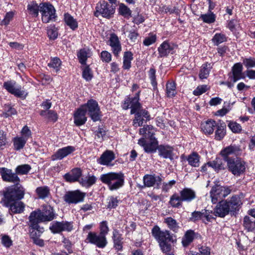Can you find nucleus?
I'll return each instance as SVG.
<instances>
[{
  "instance_id": "79ce46f5",
  "label": "nucleus",
  "mask_w": 255,
  "mask_h": 255,
  "mask_svg": "<svg viewBox=\"0 0 255 255\" xmlns=\"http://www.w3.org/2000/svg\"><path fill=\"white\" fill-rule=\"evenodd\" d=\"M131 28V26L129 24H127L123 27V30L125 34L129 32L128 37L131 41L134 42L137 39L138 33L135 32L134 30L132 31L130 29Z\"/></svg>"
},
{
  "instance_id": "69168bd1",
  "label": "nucleus",
  "mask_w": 255,
  "mask_h": 255,
  "mask_svg": "<svg viewBox=\"0 0 255 255\" xmlns=\"http://www.w3.org/2000/svg\"><path fill=\"white\" fill-rule=\"evenodd\" d=\"M101 58L103 62L109 63L112 60V55L108 51H103L101 53Z\"/></svg>"
},
{
  "instance_id": "680f3d73",
  "label": "nucleus",
  "mask_w": 255,
  "mask_h": 255,
  "mask_svg": "<svg viewBox=\"0 0 255 255\" xmlns=\"http://www.w3.org/2000/svg\"><path fill=\"white\" fill-rule=\"evenodd\" d=\"M100 233L101 235L106 237L107 235L108 234L109 229L108 226V224L106 221H103L101 223L100 226Z\"/></svg>"
},
{
  "instance_id": "5fc2aeb1",
  "label": "nucleus",
  "mask_w": 255,
  "mask_h": 255,
  "mask_svg": "<svg viewBox=\"0 0 255 255\" xmlns=\"http://www.w3.org/2000/svg\"><path fill=\"white\" fill-rule=\"evenodd\" d=\"M31 169L30 166L28 164H23L18 166L15 170L16 174H27L30 169Z\"/></svg>"
},
{
  "instance_id": "8fccbe9b",
  "label": "nucleus",
  "mask_w": 255,
  "mask_h": 255,
  "mask_svg": "<svg viewBox=\"0 0 255 255\" xmlns=\"http://www.w3.org/2000/svg\"><path fill=\"white\" fill-rule=\"evenodd\" d=\"M61 65V61L60 59L57 57L52 58L50 62L48 64V66L50 68H53L56 72L59 70Z\"/></svg>"
},
{
  "instance_id": "473e14b6",
  "label": "nucleus",
  "mask_w": 255,
  "mask_h": 255,
  "mask_svg": "<svg viewBox=\"0 0 255 255\" xmlns=\"http://www.w3.org/2000/svg\"><path fill=\"white\" fill-rule=\"evenodd\" d=\"M92 53L88 48H83L80 50L77 54L79 62L82 64H86L87 58L91 56Z\"/></svg>"
},
{
  "instance_id": "338daca9",
  "label": "nucleus",
  "mask_w": 255,
  "mask_h": 255,
  "mask_svg": "<svg viewBox=\"0 0 255 255\" xmlns=\"http://www.w3.org/2000/svg\"><path fill=\"white\" fill-rule=\"evenodd\" d=\"M47 34L51 39H55L58 36L57 30L55 27H50L47 29Z\"/></svg>"
},
{
  "instance_id": "c03bdc74",
  "label": "nucleus",
  "mask_w": 255,
  "mask_h": 255,
  "mask_svg": "<svg viewBox=\"0 0 255 255\" xmlns=\"http://www.w3.org/2000/svg\"><path fill=\"white\" fill-rule=\"evenodd\" d=\"M187 161L191 166L198 167L200 164V156L197 153L193 152L188 156Z\"/></svg>"
},
{
  "instance_id": "a18cd8bd",
  "label": "nucleus",
  "mask_w": 255,
  "mask_h": 255,
  "mask_svg": "<svg viewBox=\"0 0 255 255\" xmlns=\"http://www.w3.org/2000/svg\"><path fill=\"white\" fill-rule=\"evenodd\" d=\"M217 130L215 132V138L217 140L222 139L226 134V126L225 124H221L220 125H217Z\"/></svg>"
},
{
  "instance_id": "e2e57ef3",
  "label": "nucleus",
  "mask_w": 255,
  "mask_h": 255,
  "mask_svg": "<svg viewBox=\"0 0 255 255\" xmlns=\"http://www.w3.org/2000/svg\"><path fill=\"white\" fill-rule=\"evenodd\" d=\"M228 127L234 132H239L242 130V127L241 125L236 122H230L228 124Z\"/></svg>"
},
{
  "instance_id": "f704fd0d",
  "label": "nucleus",
  "mask_w": 255,
  "mask_h": 255,
  "mask_svg": "<svg viewBox=\"0 0 255 255\" xmlns=\"http://www.w3.org/2000/svg\"><path fill=\"white\" fill-rule=\"evenodd\" d=\"M195 233L192 230H188L187 231L184 236L183 237L182 239V244L184 247L188 246L190 244H191L194 238H195Z\"/></svg>"
},
{
  "instance_id": "a211bd4d",
  "label": "nucleus",
  "mask_w": 255,
  "mask_h": 255,
  "mask_svg": "<svg viewBox=\"0 0 255 255\" xmlns=\"http://www.w3.org/2000/svg\"><path fill=\"white\" fill-rule=\"evenodd\" d=\"M53 233H59L62 231L70 232L73 229L72 224L68 222H56L50 227Z\"/></svg>"
},
{
  "instance_id": "ea45409f",
  "label": "nucleus",
  "mask_w": 255,
  "mask_h": 255,
  "mask_svg": "<svg viewBox=\"0 0 255 255\" xmlns=\"http://www.w3.org/2000/svg\"><path fill=\"white\" fill-rule=\"evenodd\" d=\"M244 226L249 232H255V220L249 216H245L244 219Z\"/></svg>"
},
{
  "instance_id": "9d476101",
  "label": "nucleus",
  "mask_w": 255,
  "mask_h": 255,
  "mask_svg": "<svg viewBox=\"0 0 255 255\" xmlns=\"http://www.w3.org/2000/svg\"><path fill=\"white\" fill-rule=\"evenodd\" d=\"M227 165L229 170L235 175H240L246 169L245 161L237 157L228 160Z\"/></svg>"
},
{
  "instance_id": "f257e3e1",
  "label": "nucleus",
  "mask_w": 255,
  "mask_h": 255,
  "mask_svg": "<svg viewBox=\"0 0 255 255\" xmlns=\"http://www.w3.org/2000/svg\"><path fill=\"white\" fill-rule=\"evenodd\" d=\"M138 101L139 92L136 93V96L131 100L128 99L125 101L124 106L125 109H127L130 106V114H134L132 125L135 128L142 126L144 122L146 123L150 119L149 113L146 110L141 109V106Z\"/></svg>"
},
{
  "instance_id": "5701e85b",
  "label": "nucleus",
  "mask_w": 255,
  "mask_h": 255,
  "mask_svg": "<svg viewBox=\"0 0 255 255\" xmlns=\"http://www.w3.org/2000/svg\"><path fill=\"white\" fill-rule=\"evenodd\" d=\"M109 41L114 55L116 57L119 56L122 51V46L118 37L115 34L112 33L110 35Z\"/></svg>"
},
{
  "instance_id": "c9c22d12",
  "label": "nucleus",
  "mask_w": 255,
  "mask_h": 255,
  "mask_svg": "<svg viewBox=\"0 0 255 255\" xmlns=\"http://www.w3.org/2000/svg\"><path fill=\"white\" fill-rule=\"evenodd\" d=\"M164 223L166 224L169 229L174 232H177L179 226L176 220L170 217H166L164 219Z\"/></svg>"
},
{
  "instance_id": "6ab92c4d",
  "label": "nucleus",
  "mask_w": 255,
  "mask_h": 255,
  "mask_svg": "<svg viewBox=\"0 0 255 255\" xmlns=\"http://www.w3.org/2000/svg\"><path fill=\"white\" fill-rule=\"evenodd\" d=\"M243 67L241 63H237L234 65L232 68V74L229 76L231 80L233 83L242 79H244L245 76L243 73Z\"/></svg>"
},
{
  "instance_id": "09e8293b",
  "label": "nucleus",
  "mask_w": 255,
  "mask_h": 255,
  "mask_svg": "<svg viewBox=\"0 0 255 255\" xmlns=\"http://www.w3.org/2000/svg\"><path fill=\"white\" fill-rule=\"evenodd\" d=\"M199 19L203 21V22L207 23H213L215 21V16L213 13H208L201 14L199 17Z\"/></svg>"
},
{
  "instance_id": "052dcab7",
  "label": "nucleus",
  "mask_w": 255,
  "mask_h": 255,
  "mask_svg": "<svg viewBox=\"0 0 255 255\" xmlns=\"http://www.w3.org/2000/svg\"><path fill=\"white\" fill-rule=\"evenodd\" d=\"M1 244L6 248L10 247L12 244V241L10 238L6 235H1Z\"/></svg>"
},
{
  "instance_id": "b1692460",
  "label": "nucleus",
  "mask_w": 255,
  "mask_h": 255,
  "mask_svg": "<svg viewBox=\"0 0 255 255\" xmlns=\"http://www.w3.org/2000/svg\"><path fill=\"white\" fill-rule=\"evenodd\" d=\"M86 111L84 107H81L75 113L74 116V123L76 125L80 126L84 125L86 121Z\"/></svg>"
},
{
  "instance_id": "f8f14e48",
  "label": "nucleus",
  "mask_w": 255,
  "mask_h": 255,
  "mask_svg": "<svg viewBox=\"0 0 255 255\" xmlns=\"http://www.w3.org/2000/svg\"><path fill=\"white\" fill-rule=\"evenodd\" d=\"M3 87L9 93L17 97L25 98L27 95V93L22 90L21 86L17 85L14 81L10 80L4 82Z\"/></svg>"
},
{
  "instance_id": "412c9836",
  "label": "nucleus",
  "mask_w": 255,
  "mask_h": 255,
  "mask_svg": "<svg viewBox=\"0 0 255 255\" xmlns=\"http://www.w3.org/2000/svg\"><path fill=\"white\" fill-rule=\"evenodd\" d=\"M115 159V155L114 153L111 150H107L103 152L97 161L98 163L101 165L111 166H113L112 162Z\"/></svg>"
},
{
  "instance_id": "dca6fc26",
  "label": "nucleus",
  "mask_w": 255,
  "mask_h": 255,
  "mask_svg": "<svg viewBox=\"0 0 255 255\" xmlns=\"http://www.w3.org/2000/svg\"><path fill=\"white\" fill-rule=\"evenodd\" d=\"M0 175L4 181L16 183L19 181V178L16 173L12 172L11 169L5 167H0Z\"/></svg>"
},
{
  "instance_id": "c756f323",
  "label": "nucleus",
  "mask_w": 255,
  "mask_h": 255,
  "mask_svg": "<svg viewBox=\"0 0 255 255\" xmlns=\"http://www.w3.org/2000/svg\"><path fill=\"white\" fill-rule=\"evenodd\" d=\"M173 45L167 41L163 42L158 47V51L160 57H164L172 52Z\"/></svg>"
},
{
  "instance_id": "6e6d98bb",
  "label": "nucleus",
  "mask_w": 255,
  "mask_h": 255,
  "mask_svg": "<svg viewBox=\"0 0 255 255\" xmlns=\"http://www.w3.org/2000/svg\"><path fill=\"white\" fill-rule=\"evenodd\" d=\"M107 201V207L109 209L115 208L119 203V200L118 199L117 197L114 196L110 197Z\"/></svg>"
},
{
  "instance_id": "7ed1b4c3",
  "label": "nucleus",
  "mask_w": 255,
  "mask_h": 255,
  "mask_svg": "<svg viewBox=\"0 0 255 255\" xmlns=\"http://www.w3.org/2000/svg\"><path fill=\"white\" fill-rule=\"evenodd\" d=\"M139 133L143 137L139 139L138 144L143 147L146 152L155 151L157 148L158 141L154 136L155 133L153 127L145 126L139 129Z\"/></svg>"
},
{
  "instance_id": "4d7b16f0",
  "label": "nucleus",
  "mask_w": 255,
  "mask_h": 255,
  "mask_svg": "<svg viewBox=\"0 0 255 255\" xmlns=\"http://www.w3.org/2000/svg\"><path fill=\"white\" fill-rule=\"evenodd\" d=\"M243 64L247 68H252L255 67V58L249 57L245 58L243 60Z\"/></svg>"
},
{
  "instance_id": "37998d69",
  "label": "nucleus",
  "mask_w": 255,
  "mask_h": 255,
  "mask_svg": "<svg viewBox=\"0 0 255 255\" xmlns=\"http://www.w3.org/2000/svg\"><path fill=\"white\" fill-rule=\"evenodd\" d=\"M36 192L40 199H45L50 194V189L47 186L39 187L36 188Z\"/></svg>"
},
{
  "instance_id": "39448f33",
  "label": "nucleus",
  "mask_w": 255,
  "mask_h": 255,
  "mask_svg": "<svg viewBox=\"0 0 255 255\" xmlns=\"http://www.w3.org/2000/svg\"><path fill=\"white\" fill-rule=\"evenodd\" d=\"M153 237L158 243L159 247L164 254L169 253L171 250L170 242L173 243V235L168 230L161 231L158 226L153 227L151 230Z\"/></svg>"
},
{
  "instance_id": "f03ea898",
  "label": "nucleus",
  "mask_w": 255,
  "mask_h": 255,
  "mask_svg": "<svg viewBox=\"0 0 255 255\" xmlns=\"http://www.w3.org/2000/svg\"><path fill=\"white\" fill-rule=\"evenodd\" d=\"M242 205L240 196L235 195L228 201L225 200L219 201L214 210V214L221 218H224L229 214L234 215L237 211H239Z\"/></svg>"
},
{
  "instance_id": "774afa93",
  "label": "nucleus",
  "mask_w": 255,
  "mask_h": 255,
  "mask_svg": "<svg viewBox=\"0 0 255 255\" xmlns=\"http://www.w3.org/2000/svg\"><path fill=\"white\" fill-rule=\"evenodd\" d=\"M198 255H211L210 249L206 246H202L199 248Z\"/></svg>"
},
{
  "instance_id": "4be33fe9",
  "label": "nucleus",
  "mask_w": 255,
  "mask_h": 255,
  "mask_svg": "<svg viewBox=\"0 0 255 255\" xmlns=\"http://www.w3.org/2000/svg\"><path fill=\"white\" fill-rule=\"evenodd\" d=\"M75 150V147L72 146H67L59 149L52 155L51 159L52 160H61L74 151Z\"/></svg>"
},
{
  "instance_id": "6e6552de",
  "label": "nucleus",
  "mask_w": 255,
  "mask_h": 255,
  "mask_svg": "<svg viewBox=\"0 0 255 255\" xmlns=\"http://www.w3.org/2000/svg\"><path fill=\"white\" fill-rule=\"evenodd\" d=\"M40 12L41 13L42 21L44 23H48L50 21L54 20L56 18L55 9L49 3H40Z\"/></svg>"
},
{
  "instance_id": "3c124183",
  "label": "nucleus",
  "mask_w": 255,
  "mask_h": 255,
  "mask_svg": "<svg viewBox=\"0 0 255 255\" xmlns=\"http://www.w3.org/2000/svg\"><path fill=\"white\" fill-rule=\"evenodd\" d=\"M119 10V13L125 17H129L131 16V10L124 3L120 4Z\"/></svg>"
},
{
  "instance_id": "a878e982",
  "label": "nucleus",
  "mask_w": 255,
  "mask_h": 255,
  "mask_svg": "<svg viewBox=\"0 0 255 255\" xmlns=\"http://www.w3.org/2000/svg\"><path fill=\"white\" fill-rule=\"evenodd\" d=\"M5 204L6 206L9 207V210L13 214L21 213L24 210L25 205L20 200Z\"/></svg>"
},
{
  "instance_id": "c85d7f7f",
  "label": "nucleus",
  "mask_w": 255,
  "mask_h": 255,
  "mask_svg": "<svg viewBox=\"0 0 255 255\" xmlns=\"http://www.w3.org/2000/svg\"><path fill=\"white\" fill-rule=\"evenodd\" d=\"M159 155L164 158H173V148L168 145H160L157 148Z\"/></svg>"
},
{
  "instance_id": "1a4fd4ad",
  "label": "nucleus",
  "mask_w": 255,
  "mask_h": 255,
  "mask_svg": "<svg viewBox=\"0 0 255 255\" xmlns=\"http://www.w3.org/2000/svg\"><path fill=\"white\" fill-rule=\"evenodd\" d=\"M20 133V136H16L13 139L14 148L16 150L23 148L27 139L31 136V132L26 126L22 128Z\"/></svg>"
},
{
  "instance_id": "603ef678",
  "label": "nucleus",
  "mask_w": 255,
  "mask_h": 255,
  "mask_svg": "<svg viewBox=\"0 0 255 255\" xmlns=\"http://www.w3.org/2000/svg\"><path fill=\"white\" fill-rule=\"evenodd\" d=\"M166 94L168 97H172L175 95V84L174 82L167 83Z\"/></svg>"
},
{
  "instance_id": "a19ab883",
  "label": "nucleus",
  "mask_w": 255,
  "mask_h": 255,
  "mask_svg": "<svg viewBox=\"0 0 255 255\" xmlns=\"http://www.w3.org/2000/svg\"><path fill=\"white\" fill-rule=\"evenodd\" d=\"M183 201L181 196L177 194H174L170 197L169 204L173 208H178L182 205Z\"/></svg>"
},
{
  "instance_id": "72a5a7b5",
  "label": "nucleus",
  "mask_w": 255,
  "mask_h": 255,
  "mask_svg": "<svg viewBox=\"0 0 255 255\" xmlns=\"http://www.w3.org/2000/svg\"><path fill=\"white\" fill-rule=\"evenodd\" d=\"M27 10L29 14L36 17L38 15L40 11V4L38 5L35 1H31L27 5Z\"/></svg>"
},
{
  "instance_id": "4c0bfd02",
  "label": "nucleus",
  "mask_w": 255,
  "mask_h": 255,
  "mask_svg": "<svg viewBox=\"0 0 255 255\" xmlns=\"http://www.w3.org/2000/svg\"><path fill=\"white\" fill-rule=\"evenodd\" d=\"M215 170L219 171L225 168V164L220 158H217L215 160L208 162L207 164Z\"/></svg>"
},
{
  "instance_id": "0eeeda50",
  "label": "nucleus",
  "mask_w": 255,
  "mask_h": 255,
  "mask_svg": "<svg viewBox=\"0 0 255 255\" xmlns=\"http://www.w3.org/2000/svg\"><path fill=\"white\" fill-rule=\"evenodd\" d=\"M25 189L20 184L10 186L5 189L4 192L5 203H10L13 201L20 200L23 198Z\"/></svg>"
},
{
  "instance_id": "bf43d9fd",
  "label": "nucleus",
  "mask_w": 255,
  "mask_h": 255,
  "mask_svg": "<svg viewBox=\"0 0 255 255\" xmlns=\"http://www.w3.org/2000/svg\"><path fill=\"white\" fill-rule=\"evenodd\" d=\"M82 76L87 81H90L92 79L93 74L89 66H86L83 69Z\"/></svg>"
},
{
  "instance_id": "393cba45",
  "label": "nucleus",
  "mask_w": 255,
  "mask_h": 255,
  "mask_svg": "<svg viewBox=\"0 0 255 255\" xmlns=\"http://www.w3.org/2000/svg\"><path fill=\"white\" fill-rule=\"evenodd\" d=\"M210 194L211 202L213 204H216L218 201L223 200V196L220 188V185H216L212 187Z\"/></svg>"
},
{
  "instance_id": "864d4df0",
  "label": "nucleus",
  "mask_w": 255,
  "mask_h": 255,
  "mask_svg": "<svg viewBox=\"0 0 255 255\" xmlns=\"http://www.w3.org/2000/svg\"><path fill=\"white\" fill-rule=\"evenodd\" d=\"M226 37L223 34L216 33L213 37L212 40L216 45H218L219 44L226 41Z\"/></svg>"
},
{
  "instance_id": "4468645a",
  "label": "nucleus",
  "mask_w": 255,
  "mask_h": 255,
  "mask_svg": "<svg viewBox=\"0 0 255 255\" xmlns=\"http://www.w3.org/2000/svg\"><path fill=\"white\" fill-rule=\"evenodd\" d=\"M86 196V194L81 192L79 190L68 191L66 193L63 197L65 202L70 204H77L83 202Z\"/></svg>"
},
{
  "instance_id": "e433bc0d",
  "label": "nucleus",
  "mask_w": 255,
  "mask_h": 255,
  "mask_svg": "<svg viewBox=\"0 0 255 255\" xmlns=\"http://www.w3.org/2000/svg\"><path fill=\"white\" fill-rule=\"evenodd\" d=\"M64 21L72 30H75L78 27V22L76 20L68 13L64 14Z\"/></svg>"
},
{
  "instance_id": "20e7f679",
  "label": "nucleus",
  "mask_w": 255,
  "mask_h": 255,
  "mask_svg": "<svg viewBox=\"0 0 255 255\" xmlns=\"http://www.w3.org/2000/svg\"><path fill=\"white\" fill-rule=\"evenodd\" d=\"M54 218L55 213L53 208L49 205L44 206L42 211L38 210L31 213L29 217L30 227L42 232L43 228H40L38 223L41 222L52 221Z\"/></svg>"
},
{
  "instance_id": "58836bf2",
  "label": "nucleus",
  "mask_w": 255,
  "mask_h": 255,
  "mask_svg": "<svg viewBox=\"0 0 255 255\" xmlns=\"http://www.w3.org/2000/svg\"><path fill=\"white\" fill-rule=\"evenodd\" d=\"M133 59V54L130 51L124 52L123 57V66L124 69H129L131 67V61Z\"/></svg>"
},
{
  "instance_id": "aec40b11",
  "label": "nucleus",
  "mask_w": 255,
  "mask_h": 255,
  "mask_svg": "<svg viewBox=\"0 0 255 255\" xmlns=\"http://www.w3.org/2000/svg\"><path fill=\"white\" fill-rule=\"evenodd\" d=\"M241 149L239 146L235 145H230L222 149L221 151V154L223 156L224 160L227 162L228 160L233 159L229 157L230 155H238Z\"/></svg>"
},
{
  "instance_id": "9b49d317",
  "label": "nucleus",
  "mask_w": 255,
  "mask_h": 255,
  "mask_svg": "<svg viewBox=\"0 0 255 255\" xmlns=\"http://www.w3.org/2000/svg\"><path fill=\"white\" fill-rule=\"evenodd\" d=\"M86 240L88 243L101 249L104 248L108 244L106 237L100 233L98 234L94 232H89Z\"/></svg>"
},
{
  "instance_id": "423d86ee",
  "label": "nucleus",
  "mask_w": 255,
  "mask_h": 255,
  "mask_svg": "<svg viewBox=\"0 0 255 255\" xmlns=\"http://www.w3.org/2000/svg\"><path fill=\"white\" fill-rule=\"evenodd\" d=\"M124 174L120 172H109L101 175V181L107 184L110 190H117L122 187L124 184Z\"/></svg>"
},
{
  "instance_id": "f3484780",
  "label": "nucleus",
  "mask_w": 255,
  "mask_h": 255,
  "mask_svg": "<svg viewBox=\"0 0 255 255\" xmlns=\"http://www.w3.org/2000/svg\"><path fill=\"white\" fill-rule=\"evenodd\" d=\"M143 181L144 187H156L158 188L162 182L161 178L155 174H146L143 176Z\"/></svg>"
},
{
  "instance_id": "ddd939ff",
  "label": "nucleus",
  "mask_w": 255,
  "mask_h": 255,
  "mask_svg": "<svg viewBox=\"0 0 255 255\" xmlns=\"http://www.w3.org/2000/svg\"><path fill=\"white\" fill-rule=\"evenodd\" d=\"M82 107H84L85 111L88 112V115L94 122L100 120V110L97 101L91 99Z\"/></svg>"
},
{
  "instance_id": "bb28decb",
  "label": "nucleus",
  "mask_w": 255,
  "mask_h": 255,
  "mask_svg": "<svg viewBox=\"0 0 255 255\" xmlns=\"http://www.w3.org/2000/svg\"><path fill=\"white\" fill-rule=\"evenodd\" d=\"M112 239L114 248L118 251L122 250L123 238L122 235L118 230L115 229L113 230Z\"/></svg>"
},
{
  "instance_id": "cd10ccee",
  "label": "nucleus",
  "mask_w": 255,
  "mask_h": 255,
  "mask_svg": "<svg viewBox=\"0 0 255 255\" xmlns=\"http://www.w3.org/2000/svg\"><path fill=\"white\" fill-rule=\"evenodd\" d=\"M82 175V172L79 168H75L69 173L64 175V179L69 182H74L79 180Z\"/></svg>"
},
{
  "instance_id": "13d9d810",
  "label": "nucleus",
  "mask_w": 255,
  "mask_h": 255,
  "mask_svg": "<svg viewBox=\"0 0 255 255\" xmlns=\"http://www.w3.org/2000/svg\"><path fill=\"white\" fill-rule=\"evenodd\" d=\"M156 36L155 34H150L147 37H146L143 41L145 46H148L155 42Z\"/></svg>"
},
{
  "instance_id": "7c9ffc66",
  "label": "nucleus",
  "mask_w": 255,
  "mask_h": 255,
  "mask_svg": "<svg viewBox=\"0 0 255 255\" xmlns=\"http://www.w3.org/2000/svg\"><path fill=\"white\" fill-rule=\"evenodd\" d=\"M180 195L183 201L187 202H191L196 198L195 191L190 188H184L180 191Z\"/></svg>"
},
{
  "instance_id": "0e129e2a",
  "label": "nucleus",
  "mask_w": 255,
  "mask_h": 255,
  "mask_svg": "<svg viewBox=\"0 0 255 255\" xmlns=\"http://www.w3.org/2000/svg\"><path fill=\"white\" fill-rule=\"evenodd\" d=\"M208 90L207 86L203 85L198 86L193 91V94L195 96H199L206 92Z\"/></svg>"
},
{
  "instance_id": "2f4dec72",
  "label": "nucleus",
  "mask_w": 255,
  "mask_h": 255,
  "mask_svg": "<svg viewBox=\"0 0 255 255\" xmlns=\"http://www.w3.org/2000/svg\"><path fill=\"white\" fill-rule=\"evenodd\" d=\"M217 124L214 120H208L201 124V128L202 130L205 134H211L214 130L215 127H216Z\"/></svg>"
},
{
  "instance_id": "2eb2a0df",
  "label": "nucleus",
  "mask_w": 255,
  "mask_h": 255,
  "mask_svg": "<svg viewBox=\"0 0 255 255\" xmlns=\"http://www.w3.org/2000/svg\"><path fill=\"white\" fill-rule=\"evenodd\" d=\"M95 15L97 17L101 15L103 17L109 18L114 12V9L105 1L97 3Z\"/></svg>"
},
{
  "instance_id": "de8ad7c7",
  "label": "nucleus",
  "mask_w": 255,
  "mask_h": 255,
  "mask_svg": "<svg viewBox=\"0 0 255 255\" xmlns=\"http://www.w3.org/2000/svg\"><path fill=\"white\" fill-rule=\"evenodd\" d=\"M210 71V65L208 63L203 64L199 73V78L201 79H206L208 77Z\"/></svg>"
},
{
  "instance_id": "49530a36",
  "label": "nucleus",
  "mask_w": 255,
  "mask_h": 255,
  "mask_svg": "<svg viewBox=\"0 0 255 255\" xmlns=\"http://www.w3.org/2000/svg\"><path fill=\"white\" fill-rule=\"evenodd\" d=\"M96 178L95 176H88L85 178H82L80 181V184L85 187H90L95 183Z\"/></svg>"
}]
</instances>
